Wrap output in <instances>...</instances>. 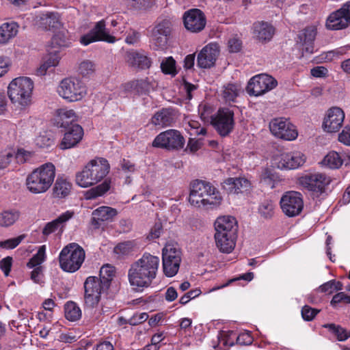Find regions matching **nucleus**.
Here are the masks:
<instances>
[{
	"mask_svg": "<svg viewBox=\"0 0 350 350\" xmlns=\"http://www.w3.org/2000/svg\"><path fill=\"white\" fill-rule=\"evenodd\" d=\"M110 170L108 161L103 157H96L90 161L83 169L76 174V183L81 187L93 186L103 180Z\"/></svg>",
	"mask_w": 350,
	"mask_h": 350,
	"instance_id": "obj_4",
	"label": "nucleus"
},
{
	"mask_svg": "<svg viewBox=\"0 0 350 350\" xmlns=\"http://www.w3.org/2000/svg\"><path fill=\"white\" fill-rule=\"evenodd\" d=\"M65 317L70 321H76L81 317L80 308L73 301H68L64 306Z\"/></svg>",
	"mask_w": 350,
	"mask_h": 350,
	"instance_id": "obj_40",
	"label": "nucleus"
},
{
	"mask_svg": "<svg viewBox=\"0 0 350 350\" xmlns=\"http://www.w3.org/2000/svg\"><path fill=\"white\" fill-rule=\"evenodd\" d=\"M234 335L237 338V342L239 344L249 345L252 342V338L248 334H241L238 336L232 332L230 334L226 332H221L218 334V344L224 347L232 346L234 344L233 340H230V336Z\"/></svg>",
	"mask_w": 350,
	"mask_h": 350,
	"instance_id": "obj_33",
	"label": "nucleus"
},
{
	"mask_svg": "<svg viewBox=\"0 0 350 350\" xmlns=\"http://www.w3.org/2000/svg\"><path fill=\"white\" fill-rule=\"evenodd\" d=\"M159 263L158 256L145 252L131 264L128 271V279L135 291L142 292L152 285L157 277Z\"/></svg>",
	"mask_w": 350,
	"mask_h": 350,
	"instance_id": "obj_1",
	"label": "nucleus"
},
{
	"mask_svg": "<svg viewBox=\"0 0 350 350\" xmlns=\"http://www.w3.org/2000/svg\"><path fill=\"white\" fill-rule=\"evenodd\" d=\"M19 210L10 208L0 213V226L8 228L13 226L21 217Z\"/></svg>",
	"mask_w": 350,
	"mask_h": 350,
	"instance_id": "obj_36",
	"label": "nucleus"
},
{
	"mask_svg": "<svg viewBox=\"0 0 350 350\" xmlns=\"http://www.w3.org/2000/svg\"><path fill=\"white\" fill-rule=\"evenodd\" d=\"M317 35V28L314 25L307 26L297 35V42L300 43L306 53H314V42Z\"/></svg>",
	"mask_w": 350,
	"mask_h": 350,
	"instance_id": "obj_28",
	"label": "nucleus"
},
{
	"mask_svg": "<svg viewBox=\"0 0 350 350\" xmlns=\"http://www.w3.org/2000/svg\"><path fill=\"white\" fill-rule=\"evenodd\" d=\"M214 226L217 247L221 252L230 253L235 247L237 237L235 218L232 216L219 217L215 221Z\"/></svg>",
	"mask_w": 350,
	"mask_h": 350,
	"instance_id": "obj_3",
	"label": "nucleus"
},
{
	"mask_svg": "<svg viewBox=\"0 0 350 350\" xmlns=\"http://www.w3.org/2000/svg\"><path fill=\"white\" fill-rule=\"evenodd\" d=\"M341 303L350 304V295L344 292L338 293L333 296L330 301L331 306L334 308H336Z\"/></svg>",
	"mask_w": 350,
	"mask_h": 350,
	"instance_id": "obj_54",
	"label": "nucleus"
},
{
	"mask_svg": "<svg viewBox=\"0 0 350 350\" xmlns=\"http://www.w3.org/2000/svg\"><path fill=\"white\" fill-rule=\"evenodd\" d=\"M239 86L236 84L229 83L225 86L222 94L225 102H234L235 99L239 96Z\"/></svg>",
	"mask_w": 350,
	"mask_h": 350,
	"instance_id": "obj_45",
	"label": "nucleus"
},
{
	"mask_svg": "<svg viewBox=\"0 0 350 350\" xmlns=\"http://www.w3.org/2000/svg\"><path fill=\"white\" fill-rule=\"evenodd\" d=\"M338 141L345 145L350 146V125L345 126L338 135Z\"/></svg>",
	"mask_w": 350,
	"mask_h": 350,
	"instance_id": "obj_61",
	"label": "nucleus"
},
{
	"mask_svg": "<svg viewBox=\"0 0 350 350\" xmlns=\"http://www.w3.org/2000/svg\"><path fill=\"white\" fill-rule=\"evenodd\" d=\"M73 212L67 211L62 213L55 219L46 223L42 230L43 237L46 238L58 230H62L64 224L71 219L73 217Z\"/></svg>",
	"mask_w": 350,
	"mask_h": 350,
	"instance_id": "obj_30",
	"label": "nucleus"
},
{
	"mask_svg": "<svg viewBox=\"0 0 350 350\" xmlns=\"http://www.w3.org/2000/svg\"><path fill=\"white\" fill-rule=\"evenodd\" d=\"M185 144V139L179 131L168 129L156 136L152 146L167 150H178L184 147Z\"/></svg>",
	"mask_w": 350,
	"mask_h": 350,
	"instance_id": "obj_10",
	"label": "nucleus"
},
{
	"mask_svg": "<svg viewBox=\"0 0 350 350\" xmlns=\"http://www.w3.org/2000/svg\"><path fill=\"white\" fill-rule=\"evenodd\" d=\"M95 70V66L92 62L90 60H85L82 62L79 67V71L83 77L89 76L94 73Z\"/></svg>",
	"mask_w": 350,
	"mask_h": 350,
	"instance_id": "obj_53",
	"label": "nucleus"
},
{
	"mask_svg": "<svg viewBox=\"0 0 350 350\" xmlns=\"http://www.w3.org/2000/svg\"><path fill=\"white\" fill-rule=\"evenodd\" d=\"M172 30V24L167 19L162 20L152 30L150 42L155 51H163L167 44Z\"/></svg>",
	"mask_w": 350,
	"mask_h": 350,
	"instance_id": "obj_15",
	"label": "nucleus"
},
{
	"mask_svg": "<svg viewBox=\"0 0 350 350\" xmlns=\"http://www.w3.org/2000/svg\"><path fill=\"white\" fill-rule=\"evenodd\" d=\"M234 113L229 108L223 107L219 109L215 116L212 117L211 124L222 137L228 135L234 126Z\"/></svg>",
	"mask_w": 350,
	"mask_h": 350,
	"instance_id": "obj_11",
	"label": "nucleus"
},
{
	"mask_svg": "<svg viewBox=\"0 0 350 350\" xmlns=\"http://www.w3.org/2000/svg\"><path fill=\"white\" fill-rule=\"evenodd\" d=\"M323 163L331 169H338L342 166L343 159L336 151L329 152L323 159Z\"/></svg>",
	"mask_w": 350,
	"mask_h": 350,
	"instance_id": "obj_43",
	"label": "nucleus"
},
{
	"mask_svg": "<svg viewBox=\"0 0 350 350\" xmlns=\"http://www.w3.org/2000/svg\"><path fill=\"white\" fill-rule=\"evenodd\" d=\"M51 47H68L71 42L64 31H59L55 33L51 40Z\"/></svg>",
	"mask_w": 350,
	"mask_h": 350,
	"instance_id": "obj_48",
	"label": "nucleus"
},
{
	"mask_svg": "<svg viewBox=\"0 0 350 350\" xmlns=\"http://www.w3.org/2000/svg\"><path fill=\"white\" fill-rule=\"evenodd\" d=\"M271 133L278 138L292 141L297 137L295 126L284 118H274L269 123Z\"/></svg>",
	"mask_w": 350,
	"mask_h": 350,
	"instance_id": "obj_19",
	"label": "nucleus"
},
{
	"mask_svg": "<svg viewBox=\"0 0 350 350\" xmlns=\"http://www.w3.org/2000/svg\"><path fill=\"white\" fill-rule=\"evenodd\" d=\"M23 239L24 236L20 235L15 238H12L3 241H0V247L8 250L14 249L21 243Z\"/></svg>",
	"mask_w": 350,
	"mask_h": 350,
	"instance_id": "obj_55",
	"label": "nucleus"
},
{
	"mask_svg": "<svg viewBox=\"0 0 350 350\" xmlns=\"http://www.w3.org/2000/svg\"><path fill=\"white\" fill-rule=\"evenodd\" d=\"M85 257V250L76 243H69L65 246L59 254L60 268L68 273L78 271Z\"/></svg>",
	"mask_w": 350,
	"mask_h": 350,
	"instance_id": "obj_7",
	"label": "nucleus"
},
{
	"mask_svg": "<svg viewBox=\"0 0 350 350\" xmlns=\"http://www.w3.org/2000/svg\"><path fill=\"white\" fill-rule=\"evenodd\" d=\"M242 47V42L236 38H231L228 40V49L231 53L239 52Z\"/></svg>",
	"mask_w": 350,
	"mask_h": 350,
	"instance_id": "obj_62",
	"label": "nucleus"
},
{
	"mask_svg": "<svg viewBox=\"0 0 350 350\" xmlns=\"http://www.w3.org/2000/svg\"><path fill=\"white\" fill-rule=\"evenodd\" d=\"M183 25L185 29L191 33H200L206 27V17L200 9H190L183 14Z\"/></svg>",
	"mask_w": 350,
	"mask_h": 350,
	"instance_id": "obj_20",
	"label": "nucleus"
},
{
	"mask_svg": "<svg viewBox=\"0 0 350 350\" xmlns=\"http://www.w3.org/2000/svg\"><path fill=\"white\" fill-rule=\"evenodd\" d=\"M250 182L245 178H228L222 183V188L228 194H238L248 191Z\"/></svg>",
	"mask_w": 350,
	"mask_h": 350,
	"instance_id": "obj_29",
	"label": "nucleus"
},
{
	"mask_svg": "<svg viewBox=\"0 0 350 350\" xmlns=\"http://www.w3.org/2000/svg\"><path fill=\"white\" fill-rule=\"evenodd\" d=\"M299 182L304 188L319 197L325 192L326 187L329 185L331 179L325 174L315 173L301 177Z\"/></svg>",
	"mask_w": 350,
	"mask_h": 350,
	"instance_id": "obj_18",
	"label": "nucleus"
},
{
	"mask_svg": "<svg viewBox=\"0 0 350 350\" xmlns=\"http://www.w3.org/2000/svg\"><path fill=\"white\" fill-rule=\"evenodd\" d=\"M127 6L135 10H146L151 8L154 0H126Z\"/></svg>",
	"mask_w": 350,
	"mask_h": 350,
	"instance_id": "obj_51",
	"label": "nucleus"
},
{
	"mask_svg": "<svg viewBox=\"0 0 350 350\" xmlns=\"http://www.w3.org/2000/svg\"><path fill=\"white\" fill-rule=\"evenodd\" d=\"M59 95L68 102L81 100L87 94V88L80 79L68 77L62 79L57 87Z\"/></svg>",
	"mask_w": 350,
	"mask_h": 350,
	"instance_id": "obj_8",
	"label": "nucleus"
},
{
	"mask_svg": "<svg viewBox=\"0 0 350 350\" xmlns=\"http://www.w3.org/2000/svg\"><path fill=\"white\" fill-rule=\"evenodd\" d=\"M189 201L196 207L213 208L221 204L222 197L211 183L195 180L190 185Z\"/></svg>",
	"mask_w": 350,
	"mask_h": 350,
	"instance_id": "obj_2",
	"label": "nucleus"
},
{
	"mask_svg": "<svg viewBox=\"0 0 350 350\" xmlns=\"http://www.w3.org/2000/svg\"><path fill=\"white\" fill-rule=\"evenodd\" d=\"M115 275V269L109 265H103L99 271L98 280L103 284L104 288H109Z\"/></svg>",
	"mask_w": 350,
	"mask_h": 350,
	"instance_id": "obj_39",
	"label": "nucleus"
},
{
	"mask_svg": "<svg viewBox=\"0 0 350 350\" xmlns=\"http://www.w3.org/2000/svg\"><path fill=\"white\" fill-rule=\"evenodd\" d=\"M141 38V33L133 29H131L125 38V42L129 45H135L137 44Z\"/></svg>",
	"mask_w": 350,
	"mask_h": 350,
	"instance_id": "obj_59",
	"label": "nucleus"
},
{
	"mask_svg": "<svg viewBox=\"0 0 350 350\" xmlns=\"http://www.w3.org/2000/svg\"><path fill=\"white\" fill-rule=\"evenodd\" d=\"M134 243L132 241H125L118 243L114 247V252L120 255H128L132 252Z\"/></svg>",
	"mask_w": 350,
	"mask_h": 350,
	"instance_id": "obj_52",
	"label": "nucleus"
},
{
	"mask_svg": "<svg viewBox=\"0 0 350 350\" xmlns=\"http://www.w3.org/2000/svg\"><path fill=\"white\" fill-rule=\"evenodd\" d=\"M342 283L340 281L335 280H331L322 285L319 288V291L327 295H331L336 291L342 290Z\"/></svg>",
	"mask_w": 350,
	"mask_h": 350,
	"instance_id": "obj_47",
	"label": "nucleus"
},
{
	"mask_svg": "<svg viewBox=\"0 0 350 350\" xmlns=\"http://www.w3.org/2000/svg\"><path fill=\"white\" fill-rule=\"evenodd\" d=\"M180 251L174 247L172 245H165L162 252L163 273L169 278L176 275L180 267Z\"/></svg>",
	"mask_w": 350,
	"mask_h": 350,
	"instance_id": "obj_13",
	"label": "nucleus"
},
{
	"mask_svg": "<svg viewBox=\"0 0 350 350\" xmlns=\"http://www.w3.org/2000/svg\"><path fill=\"white\" fill-rule=\"evenodd\" d=\"M49 51V56L45 62L39 68V72L41 75H45L46 70L51 67L56 66L59 62L60 56L59 52L57 50L53 51Z\"/></svg>",
	"mask_w": 350,
	"mask_h": 350,
	"instance_id": "obj_42",
	"label": "nucleus"
},
{
	"mask_svg": "<svg viewBox=\"0 0 350 350\" xmlns=\"http://www.w3.org/2000/svg\"><path fill=\"white\" fill-rule=\"evenodd\" d=\"M219 55L217 44H208L200 51L197 57V65L201 68L213 67Z\"/></svg>",
	"mask_w": 350,
	"mask_h": 350,
	"instance_id": "obj_25",
	"label": "nucleus"
},
{
	"mask_svg": "<svg viewBox=\"0 0 350 350\" xmlns=\"http://www.w3.org/2000/svg\"><path fill=\"white\" fill-rule=\"evenodd\" d=\"M57 118V126L64 130L68 129L72 124H77L74 123L77 120V115L73 109H58Z\"/></svg>",
	"mask_w": 350,
	"mask_h": 350,
	"instance_id": "obj_34",
	"label": "nucleus"
},
{
	"mask_svg": "<svg viewBox=\"0 0 350 350\" xmlns=\"http://www.w3.org/2000/svg\"><path fill=\"white\" fill-rule=\"evenodd\" d=\"M127 62L131 66L142 70L149 68L152 64L150 58L137 52L128 53Z\"/></svg>",
	"mask_w": 350,
	"mask_h": 350,
	"instance_id": "obj_35",
	"label": "nucleus"
},
{
	"mask_svg": "<svg viewBox=\"0 0 350 350\" xmlns=\"http://www.w3.org/2000/svg\"><path fill=\"white\" fill-rule=\"evenodd\" d=\"M325 327L328 328L329 332L334 334L337 340L339 341H345L350 338V331H348L340 325H336L334 323H331L325 325Z\"/></svg>",
	"mask_w": 350,
	"mask_h": 350,
	"instance_id": "obj_44",
	"label": "nucleus"
},
{
	"mask_svg": "<svg viewBox=\"0 0 350 350\" xmlns=\"http://www.w3.org/2000/svg\"><path fill=\"white\" fill-rule=\"evenodd\" d=\"M33 82L27 77L14 79L8 87V95L11 102L23 108L31 103Z\"/></svg>",
	"mask_w": 350,
	"mask_h": 350,
	"instance_id": "obj_6",
	"label": "nucleus"
},
{
	"mask_svg": "<svg viewBox=\"0 0 350 350\" xmlns=\"http://www.w3.org/2000/svg\"><path fill=\"white\" fill-rule=\"evenodd\" d=\"M72 189V183L63 176H58L53 187V196L56 198H65Z\"/></svg>",
	"mask_w": 350,
	"mask_h": 350,
	"instance_id": "obj_32",
	"label": "nucleus"
},
{
	"mask_svg": "<svg viewBox=\"0 0 350 350\" xmlns=\"http://www.w3.org/2000/svg\"><path fill=\"white\" fill-rule=\"evenodd\" d=\"M103 286V284L96 276H89L86 278L83 284L85 307L92 309L98 306L101 295L109 289L104 288Z\"/></svg>",
	"mask_w": 350,
	"mask_h": 350,
	"instance_id": "obj_9",
	"label": "nucleus"
},
{
	"mask_svg": "<svg viewBox=\"0 0 350 350\" xmlns=\"http://www.w3.org/2000/svg\"><path fill=\"white\" fill-rule=\"evenodd\" d=\"M13 258L11 256H6L0 260V269L3 272L5 276H8L12 269Z\"/></svg>",
	"mask_w": 350,
	"mask_h": 350,
	"instance_id": "obj_58",
	"label": "nucleus"
},
{
	"mask_svg": "<svg viewBox=\"0 0 350 350\" xmlns=\"http://www.w3.org/2000/svg\"><path fill=\"white\" fill-rule=\"evenodd\" d=\"M275 33V28L269 23L257 21L253 24L254 36L262 42H269Z\"/></svg>",
	"mask_w": 350,
	"mask_h": 350,
	"instance_id": "obj_31",
	"label": "nucleus"
},
{
	"mask_svg": "<svg viewBox=\"0 0 350 350\" xmlns=\"http://www.w3.org/2000/svg\"><path fill=\"white\" fill-rule=\"evenodd\" d=\"M14 157V153L11 151L0 152V170L6 168Z\"/></svg>",
	"mask_w": 350,
	"mask_h": 350,
	"instance_id": "obj_60",
	"label": "nucleus"
},
{
	"mask_svg": "<svg viewBox=\"0 0 350 350\" xmlns=\"http://www.w3.org/2000/svg\"><path fill=\"white\" fill-rule=\"evenodd\" d=\"M162 229L163 228L161 223H155V224L151 228L148 237L151 239H155L159 238L162 231Z\"/></svg>",
	"mask_w": 350,
	"mask_h": 350,
	"instance_id": "obj_64",
	"label": "nucleus"
},
{
	"mask_svg": "<svg viewBox=\"0 0 350 350\" xmlns=\"http://www.w3.org/2000/svg\"><path fill=\"white\" fill-rule=\"evenodd\" d=\"M118 215L116 208L102 206L94 210L92 213L90 224L94 229H99L105 221H111Z\"/></svg>",
	"mask_w": 350,
	"mask_h": 350,
	"instance_id": "obj_27",
	"label": "nucleus"
},
{
	"mask_svg": "<svg viewBox=\"0 0 350 350\" xmlns=\"http://www.w3.org/2000/svg\"><path fill=\"white\" fill-rule=\"evenodd\" d=\"M110 187L111 180L109 178H106L101 184L87 191L85 195V198L87 200H92L97 197L102 196L110 189Z\"/></svg>",
	"mask_w": 350,
	"mask_h": 350,
	"instance_id": "obj_38",
	"label": "nucleus"
},
{
	"mask_svg": "<svg viewBox=\"0 0 350 350\" xmlns=\"http://www.w3.org/2000/svg\"><path fill=\"white\" fill-rule=\"evenodd\" d=\"M277 160L279 169L293 170L301 166L305 163L306 157L300 152H293L282 153Z\"/></svg>",
	"mask_w": 350,
	"mask_h": 350,
	"instance_id": "obj_24",
	"label": "nucleus"
},
{
	"mask_svg": "<svg viewBox=\"0 0 350 350\" xmlns=\"http://www.w3.org/2000/svg\"><path fill=\"white\" fill-rule=\"evenodd\" d=\"M116 40V37L107 31L105 21L103 19L97 22L88 33L81 36L79 42L83 46H88L99 41L114 43Z\"/></svg>",
	"mask_w": 350,
	"mask_h": 350,
	"instance_id": "obj_16",
	"label": "nucleus"
},
{
	"mask_svg": "<svg viewBox=\"0 0 350 350\" xmlns=\"http://www.w3.org/2000/svg\"><path fill=\"white\" fill-rule=\"evenodd\" d=\"M83 129L79 124H72L68 129L64 130V137L59 144L62 150L76 146L82 139Z\"/></svg>",
	"mask_w": 350,
	"mask_h": 350,
	"instance_id": "obj_26",
	"label": "nucleus"
},
{
	"mask_svg": "<svg viewBox=\"0 0 350 350\" xmlns=\"http://www.w3.org/2000/svg\"><path fill=\"white\" fill-rule=\"evenodd\" d=\"M15 157L18 163H24L31 157V152L24 149H18Z\"/></svg>",
	"mask_w": 350,
	"mask_h": 350,
	"instance_id": "obj_63",
	"label": "nucleus"
},
{
	"mask_svg": "<svg viewBox=\"0 0 350 350\" xmlns=\"http://www.w3.org/2000/svg\"><path fill=\"white\" fill-rule=\"evenodd\" d=\"M45 246L40 247L37 253L33 256L27 263V267L29 269L40 267V265L44 260Z\"/></svg>",
	"mask_w": 350,
	"mask_h": 350,
	"instance_id": "obj_49",
	"label": "nucleus"
},
{
	"mask_svg": "<svg viewBox=\"0 0 350 350\" xmlns=\"http://www.w3.org/2000/svg\"><path fill=\"white\" fill-rule=\"evenodd\" d=\"M277 81L270 75L261 74L253 77L247 86L250 96H260L276 87Z\"/></svg>",
	"mask_w": 350,
	"mask_h": 350,
	"instance_id": "obj_17",
	"label": "nucleus"
},
{
	"mask_svg": "<svg viewBox=\"0 0 350 350\" xmlns=\"http://www.w3.org/2000/svg\"><path fill=\"white\" fill-rule=\"evenodd\" d=\"M156 83L153 79L146 77L133 79L125 83L123 85L126 92L134 96H148L154 90Z\"/></svg>",
	"mask_w": 350,
	"mask_h": 350,
	"instance_id": "obj_21",
	"label": "nucleus"
},
{
	"mask_svg": "<svg viewBox=\"0 0 350 350\" xmlns=\"http://www.w3.org/2000/svg\"><path fill=\"white\" fill-rule=\"evenodd\" d=\"M161 69L165 75H176L177 73L176 70V61L172 57L165 58L161 64Z\"/></svg>",
	"mask_w": 350,
	"mask_h": 350,
	"instance_id": "obj_50",
	"label": "nucleus"
},
{
	"mask_svg": "<svg viewBox=\"0 0 350 350\" xmlns=\"http://www.w3.org/2000/svg\"><path fill=\"white\" fill-rule=\"evenodd\" d=\"M55 177V165L52 163H46L28 175L27 187L33 193H44L51 187Z\"/></svg>",
	"mask_w": 350,
	"mask_h": 350,
	"instance_id": "obj_5",
	"label": "nucleus"
},
{
	"mask_svg": "<svg viewBox=\"0 0 350 350\" xmlns=\"http://www.w3.org/2000/svg\"><path fill=\"white\" fill-rule=\"evenodd\" d=\"M41 24L46 29H57L60 27L59 17L57 13L50 12L41 17Z\"/></svg>",
	"mask_w": 350,
	"mask_h": 350,
	"instance_id": "obj_41",
	"label": "nucleus"
},
{
	"mask_svg": "<svg viewBox=\"0 0 350 350\" xmlns=\"http://www.w3.org/2000/svg\"><path fill=\"white\" fill-rule=\"evenodd\" d=\"M178 119V111L172 107H165L157 111L150 119L154 126L164 128L172 126Z\"/></svg>",
	"mask_w": 350,
	"mask_h": 350,
	"instance_id": "obj_23",
	"label": "nucleus"
},
{
	"mask_svg": "<svg viewBox=\"0 0 350 350\" xmlns=\"http://www.w3.org/2000/svg\"><path fill=\"white\" fill-rule=\"evenodd\" d=\"M275 206L272 200H265L259 206V213L265 219H271L274 215Z\"/></svg>",
	"mask_w": 350,
	"mask_h": 350,
	"instance_id": "obj_46",
	"label": "nucleus"
},
{
	"mask_svg": "<svg viewBox=\"0 0 350 350\" xmlns=\"http://www.w3.org/2000/svg\"><path fill=\"white\" fill-rule=\"evenodd\" d=\"M148 319V314L146 312L135 313L126 323L131 325H137L145 322Z\"/></svg>",
	"mask_w": 350,
	"mask_h": 350,
	"instance_id": "obj_57",
	"label": "nucleus"
},
{
	"mask_svg": "<svg viewBox=\"0 0 350 350\" xmlns=\"http://www.w3.org/2000/svg\"><path fill=\"white\" fill-rule=\"evenodd\" d=\"M18 26L16 23H4L0 26V43H7L16 36Z\"/></svg>",
	"mask_w": 350,
	"mask_h": 350,
	"instance_id": "obj_37",
	"label": "nucleus"
},
{
	"mask_svg": "<svg viewBox=\"0 0 350 350\" xmlns=\"http://www.w3.org/2000/svg\"><path fill=\"white\" fill-rule=\"evenodd\" d=\"M350 25V1L344 3L340 8L331 12L325 21L328 30L336 31L347 28Z\"/></svg>",
	"mask_w": 350,
	"mask_h": 350,
	"instance_id": "obj_14",
	"label": "nucleus"
},
{
	"mask_svg": "<svg viewBox=\"0 0 350 350\" xmlns=\"http://www.w3.org/2000/svg\"><path fill=\"white\" fill-rule=\"evenodd\" d=\"M319 312V310L312 308L306 305L301 309V316L305 321H312Z\"/></svg>",
	"mask_w": 350,
	"mask_h": 350,
	"instance_id": "obj_56",
	"label": "nucleus"
},
{
	"mask_svg": "<svg viewBox=\"0 0 350 350\" xmlns=\"http://www.w3.org/2000/svg\"><path fill=\"white\" fill-rule=\"evenodd\" d=\"M345 113L342 109L338 107H333L329 109L323 122V126L328 133H336L338 131L344 122Z\"/></svg>",
	"mask_w": 350,
	"mask_h": 350,
	"instance_id": "obj_22",
	"label": "nucleus"
},
{
	"mask_svg": "<svg viewBox=\"0 0 350 350\" xmlns=\"http://www.w3.org/2000/svg\"><path fill=\"white\" fill-rule=\"evenodd\" d=\"M280 204L286 216L293 217L299 215L304 208L302 195L295 191H286L282 195Z\"/></svg>",
	"mask_w": 350,
	"mask_h": 350,
	"instance_id": "obj_12",
	"label": "nucleus"
}]
</instances>
